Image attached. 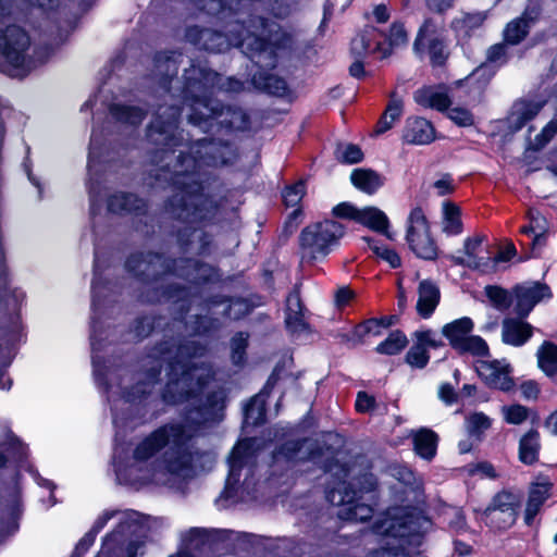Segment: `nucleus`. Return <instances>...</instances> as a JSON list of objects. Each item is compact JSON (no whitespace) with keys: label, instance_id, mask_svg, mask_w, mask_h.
<instances>
[{"label":"nucleus","instance_id":"nucleus-1","mask_svg":"<svg viewBox=\"0 0 557 557\" xmlns=\"http://www.w3.org/2000/svg\"><path fill=\"white\" fill-rule=\"evenodd\" d=\"M181 109L175 106L159 107L148 127V139L160 146L152 157L158 166L154 177L158 182L170 183L175 194L166 205V212L182 222L177 242L186 250L203 253L210 244L209 237L198 227L199 222L210 220L216 212L214 200L202 193L200 170L202 166L226 164L233 157V150L226 143H216L202 138L188 147L190 156L180 150L175 154L173 147L183 146V137L177 133V120Z\"/></svg>","mask_w":557,"mask_h":557},{"label":"nucleus","instance_id":"nucleus-2","mask_svg":"<svg viewBox=\"0 0 557 557\" xmlns=\"http://www.w3.org/2000/svg\"><path fill=\"white\" fill-rule=\"evenodd\" d=\"M224 407V392L215 391L208 395L206 404L189 409L183 422L161 425L140 441L133 451L135 461L146 462L160 454L150 463L148 474L143 479L156 484H166L170 476H190L203 455L190 440L201 426L219 422Z\"/></svg>","mask_w":557,"mask_h":557},{"label":"nucleus","instance_id":"nucleus-3","mask_svg":"<svg viewBox=\"0 0 557 557\" xmlns=\"http://www.w3.org/2000/svg\"><path fill=\"white\" fill-rule=\"evenodd\" d=\"M203 350L205 348L194 341L183 344L181 341L172 339L171 343L160 344L144 359L147 381L139 382L132 392H125L123 397L127 401H134L150 393L149 386L158 381L162 362L166 363V374L170 379L163 394L164 400L178 403L185 398L196 397L214 375L210 364L191 360L201 356Z\"/></svg>","mask_w":557,"mask_h":557},{"label":"nucleus","instance_id":"nucleus-4","mask_svg":"<svg viewBox=\"0 0 557 557\" xmlns=\"http://www.w3.org/2000/svg\"><path fill=\"white\" fill-rule=\"evenodd\" d=\"M227 34L191 26L186 29V39L199 49L223 52L230 47H238L249 58H261L263 54L271 60L267 65H274V48H287L292 45V36L282 27L261 16L249 17L248 25L244 20L227 23Z\"/></svg>","mask_w":557,"mask_h":557},{"label":"nucleus","instance_id":"nucleus-5","mask_svg":"<svg viewBox=\"0 0 557 557\" xmlns=\"http://www.w3.org/2000/svg\"><path fill=\"white\" fill-rule=\"evenodd\" d=\"M203 75L205 83L199 82V86L191 81L196 77L188 76V92L195 89L201 94L195 96L191 102V112L188 114V122L200 127L203 132H210L216 128L231 131H246L249 127V116L239 107L224 106L214 99H208L206 96L207 85L212 81V73L203 74L200 70H194Z\"/></svg>","mask_w":557,"mask_h":557},{"label":"nucleus","instance_id":"nucleus-6","mask_svg":"<svg viewBox=\"0 0 557 557\" xmlns=\"http://www.w3.org/2000/svg\"><path fill=\"white\" fill-rule=\"evenodd\" d=\"M126 268L137 276H144L146 280H158L161 274L174 273L177 276L193 283L210 281L214 276V270L208 264L200 263L193 259H181L173 261V268L160 255L157 253H136L126 261Z\"/></svg>","mask_w":557,"mask_h":557},{"label":"nucleus","instance_id":"nucleus-7","mask_svg":"<svg viewBox=\"0 0 557 557\" xmlns=\"http://www.w3.org/2000/svg\"><path fill=\"white\" fill-rule=\"evenodd\" d=\"M345 234V226L334 220H324L307 225L299 235V248L302 260L325 258Z\"/></svg>","mask_w":557,"mask_h":557},{"label":"nucleus","instance_id":"nucleus-8","mask_svg":"<svg viewBox=\"0 0 557 557\" xmlns=\"http://www.w3.org/2000/svg\"><path fill=\"white\" fill-rule=\"evenodd\" d=\"M252 441L247 438L237 443L228 457V475L221 493L224 499H236L239 487H249L248 476L252 475L256 455Z\"/></svg>","mask_w":557,"mask_h":557},{"label":"nucleus","instance_id":"nucleus-9","mask_svg":"<svg viewBox=\"0 0 557 557\" xmlns=\"http://www.w3.org/2000/svg\"><path fill=\"white\" fill-rule=\"evenodd\" d=\"M12 0H0V18L10 15ZM30 40L28 35L16 25H9L0 29V53L14 67L29 70L26 64V51Z\"/></svg>","mask_w":557,"mask_h":557},{"label":"nucleus","instance_id":"nucleus-10","mask_svg":"<svg viewBox=\"0 0 557 557\" xmlns=\"http://www.w3.org/2000/svg\"><path fill=\"white\" fill-rule=\"evenodd\" d=\"M141 527L134 521H121L117 529L109 534L96 557H135L144 542L137 536Z\"/></svg>","mask_w":557,"mask_h":557},{"label":"nucleus","instance_id":"nucleus-11","mask_svg":"<svg viewBox=\"0 0 557 557\" xmlns=\"http://www.w3.org/2000/svg\"><path fill=\"white\" fill-rule=\"evenodd\" d=\"M406 240L417 257L434 260L437 257V246L430 234V226L421 208L411 210L408 216Z\"/></svg>","mask_w":557,"mask_h":557},{"label":"nucleus","instance_id":"nucleus-12","mask_svg":"<svg viewBox=\"0 0 557 557\" xmlns=\"http://www.w3.org/2000/svg\"><path fill=\"white\" fill-rule=\"evenodd\" d=\"M521 503V495L510 491L498 492L483 511V517L491 527L508 529L517 519V510Z\"/></svg>","mask_w":557,"mask_h":557},{"label":"nucleus","instance_id":"nucleus-13","mask_svg":"<svg viewBox=\"0 0 557 557\" xmlns=\"http://www.w3.org/2000/svg\"><path fill=\"white\" fill-rule=\"evenodd\" d=\"M376 532L408 543L420 536L419 519L399 509L388 511L386 518L375 525Z\"/></svg>","mask_w":557,"mask_h":557},{"label":"nucleus","instance_id":"nucleus-14","mask_svg":"<svg viewBox=\"0 0 557 557\" xmlns=\"http://www.w3.org/2000/svg\"><path fill=\"white\" fill-rule=\"evenodd\" d=\"M357 491H347L345 483L331 487L326 491L327 500L336 506H344L339 516L350 521H366L372 517L373 509L366 504L355 503Z\"/></svg>","mask_w":557,"mask_h":557},{"label":"nucleus","instance_id":"nucleus-15","mask_svg":"<svg viewBox=\"0 0 557 557\" xmlns=\"http://www.w3.org/2000/svg\"><path fill=\"white\" fill-rule=\"evenodd\" d=\"M513 295L516 299L515 312L518 317L525 318L537 302L550 297V292L548 286L544 284L530 282L517 285L513 288Z\"/></svg>","mask_w":557,"mask_h":557},{"label":"nucleus","instance_id":"nucleus-16","mask_svg":"<svg viewBox=\"0 0 557 557\" xmlns=\"http://www.w3.org/2000/svg\"><path fill=\"white\" fill-rule=\"evenodd\" d=\"M475 370L490 387L507 392L513 386V381L509 375L510 367L505 361H478Z\"/></svg>","mask_w":557,"mask_h":557},{"label":"nucleus","instance_id":"nucleus-17","mask_svg":"<svg viewBox=\"0 0 557 557\" xmlns=\"http://www.w3.org/2000/svg\"><path fill=\"white\" fill-rule=\"evenodd\" d=\"M403 139L410 145H428L435 139V129L432 123L423 117H408Z\"/></svg>","mask_w":557,"mask_h":557},{"label":"nucleus","instance_id":"nucleus-18","mask_svg":"<svg viewBox=\"0 0 557 557\" xmlns=\"http://www.w3.org/2000/svg\"><path fill=\"white\" fill-rule=\"evenodd\" d=\"M523 318H506L502 322V339L515 347L524 345L533 334V326Z\"/></svg>","mask_w":557,"mask_h":557},{"label":"nucleus","instance_id":"nucleus-19","mask_svg":"<svg viewBox=\"0 0 557 557\" xmlns=\"http://www.w3.org/2000/svg\"><path fill=\"white\" fill-rule=\"evenodd\" d=\"M379 30L374 27L364 29L351 40V53L357 58H361L368 52L380 53L382 58L391 54V50L386 49L385 44L376 41Z\"/></svg>","mask_w":557,"mask_h":557},{"label":"nucleus","instance_id":"nucleus-20","mask_svg":"<svg viewBox=\"0 0 557 557\" xmlns=\"http://www.w3.org/2000/svg\"><path fill=\"white\" fill-rule=\"evenodd\" d=\"M379 30L374 27L364 29L351 40V53L357 58H361L368 52L380 53L382 58L391 54V50L386 49L385 44L376 41Z\"/></svg>","mask_w":557,"mask_h":557},{"label":"nucleus","instance_id":"nucleus-21","mask_svg":"<svg viewBox=\"0 0 557 557\" xmlns=\"http://www.w3.org/2000/svg\"><path fill=\"white\" fill-rule=\"evenodd\" d=\"M440 299L441 292L434 282L423 280L419 283L417 311L422 318L428 319L432 315Z\"/></svg>","mask_w":557,"mask_h":557},{"label":"nucleus","instance_id":"nucleus-22","mask_svg":"<svg viewBox=\"0 0 557 557\" xmlns=\"http://www.w3.org/2000/svg\"><path fill=\"white\" fill-rule=\"evenodd\" d=\"M413 99L418 104L437 111H445L451 104V100L445 90L432 86L416 90Z\"/></svg>","mask_w":557,"mask_h":557},{"label":"nucleus","instance_id":"nucleus-23","mask_svg":"<svg viewBox=\"0 0 557 557\" xmlns=\"http://www.w3.org/2000/svg\"><path fill=\"white\" fill-rule=\"evenodd\" d=\"M274 382L269 379L264 388L251 398L249 404L245 407V423L249 425H258L264 422L265 418V398L270 394Z\"/></svg>","mask_w":557,"mask_h":557},{"label":"nucleus","instance_id":"nucleus-24","mask_svg":"<svg viewBox=\"0 0 557 557\" xmlns=\"http://www.w3.org/2000/svg\"><path fill=\"white\" fill-rule=\"evenodd\" d=\"M357 222L375 232L384 234L389 239H393L392 234L388 232V218L382 210L375 207L360 209L359 214L357 215Z\"/></svg>","mask_w":557,"mask_h":557},{"label":"nucleus","instance_id":"nucleus-25","mask_svg":"<svg viewBox=\"0 0 557 557\" xmlns=\"http://www.w3.org/2000/svg\"><path fill=\"white\" fill-rule=\"evenodd\" d=\"M414 451L425 460H432L436 454L438 436L430 429H420L412 434Z\"/></svg>","mask_w":557,"mask_h":557},{"label":"nucleus","instance_id":"nucleus-26","mask_svg":"<svg viewBox=\"0 0 557 557\" xmlns=\"http://www.w3.org/2000/svg\"><path fill=\"white\" fill-rule=\"evenodd\" d=\"M145 208V201L133 194H114L108 200V209L113 213H141Z\"/></svg>","mask_w":557,"mask_h":557},{"label":"nucleus","instance_id":"nucleus-27","mask_svg":"<svg viewBox=\"0 0 557 557\" xmlns=\"http://www.w3.org/2000/svg\"><path fill=\"white\" fill-rule=\"evenodd\" d=\"M541 450L540 433L532 429L519 441V460L524 465L537 462Z\"/></svg>","mask_w":557,"mask_h":557},{"label":"nucleus","instance_id":"nucleus-28","mask_svg":"<svg viewBox=\"0 0 557 557\" xmlns=\"http://www.w3.org/2000/svg\"><path fill=\"white\" fill-rule=\"evenodd\" d=\"M350 181L356 188L367 194L375 193L384 184V177L371 169H355Z\"/></svg>","mask_w":557,"mask_h":557},{"label":"nucleus","instance_id":"nucleus-29","mask_svg":"<svg viewBox=\"0 0 557 557\" xmlns=\"http://www.w3.org/2000/svg\"><path fill=\"white\" fill-rule=\"evenodd\" d=\"M473 330V322L470 318L463 317L450 323H447L442 329V334L449 341L454 349L465 341Z\"/></svg>","mask_w":557,"mask_h":557},{"label":"nucleus","instance_id":"nucleus-30","mask_svg":"<svg viewBox=\"0 0 557 557\" xmlns=\"http://www.w3.org/2000/svg\"><path fill=\"white\" fill-rule=\"evenodd\" d=\"M485 21V14L481 12L461 13L451 22V28L459 39L470 38L473 30L480 28Z\"/></svg>","mask_w":557,"mask_h":557},{"label":"nucleus","instance_id":"nucleus-31","mask_svg":"<svg viewBox=\"0 0 557 557\" xmlns=\"http://www.w3.org/2000/svg\"><path fill=\"white\" fill-rule=\"evenodd\" d=\"M252 83L256 88L273 96L282 97L287 91L286 82L272 73L257 72L252 76Z\"/></svg>","mask_w":557,"mask_h":557},{"label":"nucleus","instance_id":"nucleus-32","mask_svg":"<svg viewBox=\"0 0 557 557\" xmlns=\"http://www.w3.org/2000/svg\"><path fill=\"white\" fill-rule=\"evenodd\" d=\"M462 228L460 208L454 202H444L442 231L448 236H456L462 233Z\"/></svg>","mask_w":557,"mask_h":557},{"label":"nucleus","instance_id":"nucleus-33","mask_svg":"<svg viewBox=\"0 0 557 557\" xmlns=\"http://www.w3.org/2000/svg\"><path fill=\"white\" fill-rule=\"evenodd\" d=\"M194 70H200L202 71L203 74L206 73H212L213 75L211 76L212 81L208 83L207 85V91H206V96L208 99H211L209 97V90L211 87H213V85L215 84L216 79L218 82H221V78H219V75L215 73V72H212V71H209V70H206V69H201L199 66H191L189 70H187L185 72V88H184V100L185 102L187 103V106L189 107V109L191 110V102H193V99H195V96H198L200 94L199 90L195 89L194 92H188V76H193V77H196V81H191V83H196L197 86H199V82H202L205 83V79H203V75L202 74H199L198 72L196 73H193Z\"/></svg>","mask_w":557,"mask_h":557},{"label":"nucleus","instance_id":"nucleus-34","mask_svg":"<svg viewBox=\"0 0 557 557\" xmlns=\"http://www.w3.org/2000/svg\"><path fill=\"white\" fill-rule=\"evenodd\" d=\"M539 367L548 375L557 374V346L550 342H544L537 350Z\"/></svg>","mask_w":557,"mask_h":557},{"label":"nucleus","instance_id":"nucleus-35","mask_svg":"<svg viewBox=\"0 0 557 557\" xmlns=\"http://www.w3.org/2000/svg\"><path fill=\"white\" fill-rule=\"evenodd\" d=\"M157 75L160 76V82L165 86L170 79L177 75L178 66L176 54L158 53L154 59Z\"/></svg>","mask_w":557,"mask_h":557},{"label":"nucleus","instance_id":"nucleus-36","mask_svg":"<svg viewBox=\"0 0 557 557\" xmlns=\"http://www.w3.org/2000/svg\"><path fill=\"white\" fill-rule=\"evenodd\" d=\"M110 113L122 123L138 125L146 116V111L136 106L112 104Z\"/></svg>","mask_w":557,"mask_h":557},{"label":"nucleus","instance_id":"nucleus-37","mask_svg":"<svg viewBox=\"0 0 557 557\" xmlns=\"http://www.w3.org/2000/svg\"><path fill=\"white\" fill-rule=\"evenodd\" d=\"M401 113L403 100L397 97L395 92H392L385 112L377 124L376 132L384 133L388 131L393 126L394 122L400 117Z\"/></svg>","mask_w":557,"mask_h":557},{"label":"nucleus","instance_id":"nucleus-38","mask_svg":"<svg viewBox=\"0 0 557 557\" xmlns=\"http://www.w3.org/2000/svg\"><path fill=\"white\" fill-rule=\"evenodd\" d=\"M529 27V20L524 15L511 21L504 30L506 42L510 45L519 44L528 35Z\"/></svg>","mask_w":557,"mask_h":557},{"label":"nucleus","instance_id":"nucleus-39","mask_svg":"<svg viewBox=\"0 0 557 557\" xmlns=\"http://www.w3.org/2000/svg\"><path fill=\"white\" fill-rule=\"evenodd\" d=\"M484 293L497 310H507L512 305V295L500 286L487 285L484 288Z\"/></svg>","mask_w":557,"mask_h":557},{"label":"nucleus","instance_id":"nucleus-40","mask_svg":"<svg viewBox=\"0 0 557 557\" xmlns=\"http://www.w3.org/2000/svg\"><path fill=\"white\" fill-rule=\"evenodd\" d=\"M542 106L535 102H520L515 107L511 115L516 128H521L528 121L532 120L541 110Z\"/></svg>","mask_w":557,"mask_h":557},{"label":"nucleus","instance_id":"nucleus-41","mask_svg":"<svg viewBox=\"0 0 557 557\" xmlns=\"http://www.w3.org/2000/svg\"><path fill=\"white\" fill-rule=\"evenodd\" d=\"M407 344L408 339L406 335L396 330L393 331L384 342L377 345L376 351L384 355H396L400 352Z\"/></svg>","mask_w":557,"mask_h":557},{"label":"nucleus","instance_id":"nucleus-42","mask_svg":"<svg viewBox=\"0 0 557 557\" xmlns=\"http://www.w3.org/2000/svg\"><path fill=\"white\" fill-rule=\"evenodd\" d=\"M460 354H470L474 357L488 356L486 342L478 335H469L456 349Z\"/></svg>","mask_w":557,"mask_h":557},{"label":"nucleus","instance_id":"nucleus-43","mask_svg":"<svg viewBox=\"0 0 557 557\" xmlns=\"http://www.w3.org/2000/svg\"><path fill=\"white\" fill-rule=\"evenodd\" d=\"M335 157L342 163L354 164L362 161L363 152L357 145L338 144L335 149Z\"/></svg>","mask_w":557,"mask_h":557},{"label":"nucleus","instance_id":"nucleus-44","mask_svg":"<svg viewBox=\"0 0 557 557\" xmlns=\"http://www.w3.org/2000/svg\"><path fill=\"white\" fill-rule=\"evenodd\" d=\"M362 239L368 244L369 248L377 258L386 261L392 268L400 265V258L395 250L379 245L373 238L363 237Z\"/></svg>","mask_w":557,"mask_h":557},{"label":"nucleus","instance_id":"nucleus-45","mask_svg":"<svg viewBox=\"0 0 557 557\" xmlns=\"http://www.w3.org/2000/svg\"><path fill=\"white\" fill-rule=\"evenodd\" d=\"M492 420L483 412H474L466 419V429L471 436H480L491 428Z\"/></svg>","mask_w":557,"mask_h":557},{"label":"nucleus","instance_id":"nucleus-46","mask_svg":"<svg viewBox=\"0 0 557 557\" xmlns=\"http://www.w3.org/2000/svg\"><path fill=\"white\" fill-rule=\"evenodd\" d=\"M430 360L428 349L414 341L406 355V361L413 368L423 369Z\"/></svg>","mask_w":557,"mask_h":557},{"label":"nucleus","instance_id":"nucleus-47","mask_svg":"<svg viewBox=\"0 0 557 557\" xmlns=\"http://www.w3.org/2000/svg\"><path fill=\"white\" fill-rule=\"evenodd\" d=\"M502 413L507 423L515 425L523 423L529 418V409L519 404L504 406Z\"/></svg>","mask_w":557,"mask_h":557},{"label":"nucleus","instance_id":"nucleus-48","mask_svg":"<svg viewBox=\"0 0 557 557\" xmlns=\"http://www.w3.org/2000/svg\"><path fill=\"white\" fill-rule=\"evenodd\" d=\"M209 540V534L206 529L191 528L184 536L183 542L186 549H198L203 546Z\"/></svg>","mask_w":557,"mask_h":557},{"label":"nucleus","instance_id":"nucleus-49","mask_svg":"<svg viewBox=\"0 0 557 557\" xmlns=\"http://www.w3.org/2000/svg\"><path fill=\"white\" fill-rule=\"evenodd\" d=\"M298 0H269L268 9L277 18H286L296 9Z\"/></svg>","mask_w":557,"mask_h":557},{"label":"nucleus","instance_id":"nucleus-50","mask_svg":"<svg viewBox=\"0 0 557 557\" xmlns=\"http://www.w3.org/2000/svg\"><path fill=\"white\" fill-rule=\"evenodd\" d=\"M429 54L433 65H443L448 57L446 44L438 38H434L429 44Z\"/></svg>","mask_w":557,"mask_h":557},{"label":"nucleus","instance_id":"nucleus-51","mask_svg":"<svg viewBox=\"0 0 557 557\" xmlns=\"http://www.w3.org/2000/svg\"><path fill=\"white\" fill-rule=\"evenodd\" d=\"M306 194V186L304 182H297L294 185L287 186L283 191V200L287 207L297 206Z\"/></svg>","mask_w":557,"mask_h":557},{"label":"nucleus","instance_id":"nucleus-52","mask_svg":"<svg viewBox=\"0 0 557 557\" xmlns=\"http://www.w3.org/2000/svg\"><path fill=\"white\" fill-rule=\"evenodd\" d=\"M413 338L425 349L444 346L442 338L432 330L417 331L413 334Z\"/></svg>","mask_w":557,"mask_h":557},{"label":"nucleus","instance_id":"nucleus-53","mask_svg":"<svg viewBox=\"0 0 557 557\" xmlns=\"http://www.w3.org/2000/svg\"><path fill=\"white\" fill-rule=\"evenodd\" d=\"M248 335L237 333L231 342L232 360L235 364H240L244 361L245 350L247 347Z\"/></svg>","mask_w":557,"mask_h":557},{"label":"nucleus","instance_id":"nucleus-54","mask_svg":"<svg viewBox=\"0 0 557 557\" xmlns=\"http://www.w3.org/2000/svg\"><path fill=\"white\" fill-rule=\"evenodd\" d=\"M408 36L407 32L401 23L395 22L392 24L388 34V47L392 51L393 48L400 47L407 44Z\"/></svg>","mask_w":557,"mask_h":557},{"label":"nucleus","instance_id":"nucleus-55","mask_svg":"<svg viewBox=\"0 0 557 557\" xmlns=\"http://www.w3.org/2000/svg\"><path fill=\"white\" fill-rule=\"evenodd\" d=\"M549 490L550 484L547 482L534 484L530 490L528 499L542 506L549 496Z\"/></svg>","mask_w":557,"mask_h":557},{"label":"nucleus","instance_id":"nucleus-56","mask_svg":"<svg viewBox=\"0 0 557 557\" xmlns=\"http://www.w3.org/2000/svg\"><path fill=\"white\" fill-rule=\"evenodd\" d=\"M368 557H409L401 544L373 550Z\"/></svg>","mask_w":557,"mask_h":557},{"label":"nucleus","instance_id":"nucleus-57","mask_svg":"<svg viewBox=\"0 0 557 557\" xmlns=\"http://www.w3.org/2000/svg\"><path fill=\"white\" fill-rule=\"evenodd\" d=\"M448 117L459 126H470L473 124L472 114L463 108H454L448 112Z\"/></svg>","mask_w":557,"mask_h":557},{"label":"nucleus","instance_id":"nucleus-58","mask_svg":"<svg viewBox=\"0 0 557 557\" xmlns=\"http://www.w3.org/2000/svg\"><path fill=\"white\" fill-rule=\"evenodd\" d=\"M376 406L375 398L366 392H359L356 399V409L359 412L366 413L374 410Z\"/></svg>","mask_w":557,"mask_h":557},{"label":"nucleus","instance_id":"nucleus-59","mask_svg":"<svg viewBox=\"0 0 557 557\" xmlns=\"http://www.w3.org/2000/svg\"><path fill=\"white\" fill-rule=\"evenodd\" d=\"M285 323L287 329L293 333L304 331L306 329L304 311L286 313Z\"/></svg>","mask_w":557,"mask_h":557},{"label":"nucleus","instance_id":"nucleus-60","mask_svg":"<svg viewBox=\"0 0 557 557\" xmlns=\"http://www.w3.org/2000/svg\"><path fill=\"white\" fill-rule=\"evenodd\" d=\"M360 209H357L348 202H342L333 208V214L338 218L351 219L357 221Z\"/></svg>","mask_w":557,"mask_h":557},{"label":"nucleus","instance_id":"nucleus-61","mask_svg":"<svg viewBox=\"0 0 557 557\" xmlns=\"http://www.w3.org/2000/svg\"><path fill=\"white\" fill-rule=\"evenodd\" d=\"M355 298V292L348 286L339 287L334 294V301L337 308L347 306Z\"/></svg>","mask_w":557,"mask_h":557},{"label":"nucleus","instance_id":"nucleus-62","mask_svg":"<svg viewBox=\"0 0 557 557\" xmlns=\"http://www.w3.org/2000/svg\"><path fill=\"white\" fill-rule=\"evenodd\" d=\"M483 242V236L476 235L474 237H468L463 243L465 255L468 259H479L476 256V250L481 246Z\"/></svg>","mask_w":557,"mask_h":557},{"label":"nucleus","instance_id":"nucleus-63","mask_svg":"<svg viewBox=\"0 0 557 557\" xmlns=\"http://www.w3.org/2000/svg\"><path fill=\"white\" fill-rule=\"evenodd\" d=\"M434 188L440 196L451 194L455 189L450 174H444L440 180L434 183Z\"/></svg>","mask_w":557,"mask_h":557},{"label":"nucleus","instance_id":"nucleus-64","mask_svg":"<svg viewBox=\"0 0 557 557\" xmlns=\"http://www.w3.org/2000/svg\"><path fill=\"white\" fill-rule=\"evenodd\" d=\"M96 534L92 532H88L84 535V537L77 543L74 553L71 557H82L85 552L94 544Z\"/></svg>","mask_w":557,"mask_h":557}]
</instances>
